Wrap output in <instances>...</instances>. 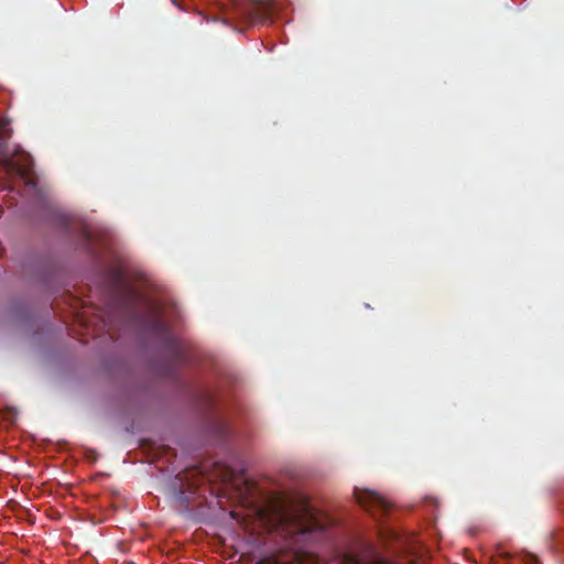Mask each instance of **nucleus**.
<instances>
[{
  "instance_id": "obj_1",
  "label": "nucleus",
  "mask_w": 564,
  "mask_h": 564,
  "mask_svg": "<svg viewBox=\"0 0 564 564\" xmlns=\"http://www.w3.org/2000/svg\"><path fill=\"white\" fill-rule=\"evenodd\" d=\"M236 17L249 25L267 23L272 18V3L270 0H253L248 3L232 2Z\"/></svg>"
},
{
  "instance_id": "obj_2",
  "label": "nucleus",
  "mask_w": 564,
  "mask_h": 564,
  "mask_svg": "<svg viewBox=\"0 0 564 564\" xmlns=\"http://www.w3.org/2000/svg\"><path fill=\"white\" fill-rule=\"evenodd\" d=\"M356 501L367 511L377 514H383L389 511L390 503L376 491L368 489H358L354 491Z\"/></svg>"
},
{
  "instance_id": "obj_3",
  "label": "nucleus",
  "mask_w": 564,
  "mask_h": 564,
  "mask_svg": "<svg viewBox=\"0 0 564 564\" xmlns=\"http://www.w3.org/2000/svg\"><path fill=\"white\" fill-rule=\"evenodd\" d=\"M302 512H303V514L301 517L294 516V520H296L299 522H303V523H300V529L303 532L324 530V525L316 519L310 505L305 503L303 506Z\"/></svg>"
},
{
  "instance_id": "obj_4",
  "label": "nucleus",
  "mask_w": 564,
  "mask_h": 564,
  "mask_svg": "<svg viewBox=\"0 0 564 564\" xmlns=\"http://www.w3.org/2000/svg\"><path fill=\"white\" fill-rule=\"evenodd\" d=\"M345 564H391V563L383 557L375 555L370 561H367V562L361 558L355 557V556H347Z\"/></svg>"
},
{
  "instance_id": "obj_5",
  "label": "nucleus",
  "mask_w": 564,
  "mask_h": 564,
  "mask_svg": "<svg viewBox=\"0 0 564 564\" xmlns=\"http://www.w3.org/2000/svg\"><path fill=\"white\" fill-rule=\"evenodd\" d=\"M93 235L87 228H83L82 230V248L88 253L94 254L95 250L93 248Z\"/></svg>"
},
{
  "instance_id": "obj_6",
  "label": "nucleus",
  "mask_w": 564,
  "mask_h": 564,
  "mask_svg": "<svg viewBox=\"0 0 564 564\" xmlns=\"http://www.w3.org/2000/svg\"><path fill=\"white\" fill-rule=\"evenodd\" d=\"M17 173L24 180V184L30 187H35V181L29 177L30 169L28 166H17Z\"/></svg>"
},
{
  "instance_id": "obj_7",
  "label": "nucleus",
  "mask_w": 564,
  "mask_h": 564,
  "mask_svg": "<svg viewBox=\"0 0 564 564\" xmlns=\"http://www.w3.org/2000/svg\"><path fill=\"white\" fill-rule=\"evenodd\" d=\"M151 329L158 333H166L169 330L167 325L160 316H155L150 324Z\"/></svg>"
},
{
  "instance_id": "obj_8",
  "label": "nucleus",
  "mask_w": 564,
  "mask_h": 564,
  "mask_svg": "<svg viewBox=\"0 0 564 564\" xmlns=\"http://www.w3.org/2000/svg\"><path fill=\"white\" fill-rule=\"evenodd\" d=\"M256 564H283V563L275 557H263V558L259 560Z\"/></svg>"
},
{
  "instance_id": "obj_9",
  "label": "nucleus",
  "mask_w": 564,
  "mask_h": 564,
  "mask_svg": "<svg viewBox=\"0 0 564 564\" xmlns=\"http://www.w3.org/2000/svg\"><path fill=\"white\" fill-rule=\"evenodd\" d=\"M115 275H116V276H115L116 281H117L118 283H120V282H121V279H122V273L118 270V271H116Z\"/></svg>"
}]
</instances>
